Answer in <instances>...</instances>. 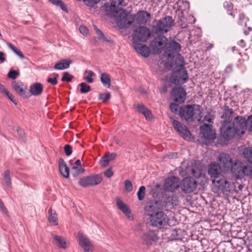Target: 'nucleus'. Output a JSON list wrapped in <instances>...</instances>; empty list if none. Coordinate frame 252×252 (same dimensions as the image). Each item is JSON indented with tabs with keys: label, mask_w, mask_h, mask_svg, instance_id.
<instances>
[{
	"label": "nucleus",
	"mask_w": 252,
	"mask_h": 252,
	"mask_svg": "<svg viewBox=\"0 0 252 252\" xmlns=\"http://www.w3.org/2000/svg\"><path fill=\"white\" fill-rule=\"evenodd\" d=\"M244 157L250 162L252 163V148L248 147L243 151Z\"/></svg>",
	"instance_id": "obj_38"
},
{
	"label": "nucleus",
	"mask_w": 252,
	"mask_h": 252,
	"mask_svg": "<svg viewBox=\"0 0 252 252\" xmlns=\"http://www.w3.org/2000/svg\"><path fill=\"white\" fill-rule=\"evenodd\" d=\"M150 48L153 54H159L164 49L163 56L171 62L174 57L181 50L180 45L174 40L167 42V38L163 35H158L151 42Z\"/></svg>",
	"instance_id": "obj_1"
},
{
	"label": "nucleus",
	"mask_w": 252,
	"mask_h": 252,
	"mask_svg": "<svg viewBox=\"0 0 252 252\" xmlns=\"http://www.w3.org/2000/svg\"><path fill=\"white\" fill-rule=\"evenodd\" d=\"M151 36V32L145 27H140L134 31L133 34V41H146Z\"/></svg>",
	"instance_id": "obj_9"
},
{
	"label": "nucleus",
	"mask_w": 252,
	"mask_h": 252,
	"mask_svg": "<svg viewBox=\"0 0 252 252\" xmlns=\"http://www.w3.org/2000/svg\"><path fill=\"white\" fill-rule=\"evenodd\" d=\"M79 29L80 32L82 34H83L84 35H87V34L88 33V30L86 27L83 26H80Z\"/></svg>",
	"instance_id": "obj_57"
},
{
	"label": "nucleus",
	"mask_w": 252,
	"mask_h": 252,
	"mask_svg": "<svg viewBox=\"0 0 252 252\" xmlns=\"http://www.w3.org/2000/svg\"><path fill=\"white\" fill-rule=\"evenodd\" d=\"M111 97V94L110 93L107 92L105 94H99L98 98L101 100L103 102H105L109 100Z\"/></svg>",
	"instance_id": "obj_47"
},
{
	"label": "nucleus",
	"mask_w": 252,
	"mask_h": 252,
	"mask_svg": "<svg viewBox=\"0 0 252 252\" xmlns=\"http://www.w3.org/2000/svg\"><path fill=\"white\" fill-rule=\"evenodd\" d=\"M151 14L145 11H140L135 15V19L139 24H145L150 21Z\"/></svg>",
	"instance_id": "obj_25"
},
{
	"label": "nucleus",
	"mask_w": 252,
	"mask_h": 252,
	"mask_svg": "<svg viewBox=\"0 0 252 252\" xmlns=\"http://www.w3.org/2000/svg\"><path fill=\"white\" fill-rule=\"evenodd\" d=\"M169 221H147L139 223L135 227L136 233L145 232L150 227L157 228L158 229H167L170 227Z\"/></svg>",
	"instance_id": "obj_6"
},
{
	"label": "nucleus",
	"mask_w": 252,
	"mask_h": 252,
	"mask_svg": "<svg viewBox=\"0 0 252 252\" xmlns=\"http://www.w3.org/2000/svg\"><path fill=\"white\" fill-rule=\"evenodd\" d=\"M170 109L171 111L174 113L177 112L179 109L181 108L179 107V105L175 103H171L170 106Z\"/></svg>",
	"instance_id": "obj_54"
},
{
	"label": "nucleus",
	"mask_w": 252,
	"mask_h": 252,
	"mask_svg": "<svg viewBox=\"0 0 252 252\" xmlns=\"http://www.w3.org/2000/svg\"><path fill=\"white\" fill-rule=\"evenodd\" d=\"M43 86L40 83H35L31 85L30 91L31 94L34 96L41 94L43 92Z\"/></svg>",
	"instance_id": "obj_30"
},
{
	"label": "nucleus",
	"mask_w": 252,
	"mask_h": 252,
	"mask_svg": "<svg viewBox=\"0 0 252 252\" xmlns=\"http://www.w3.org/2000/svg\"><path fill=\"white\" fill-rule=\"evenodd\" d=\"M249 21V19L245 16L243 13L239 14L238 24L242 26L246 27L247 23Z\"/></svg>",
	"instance_id": "obj_40"
},
{
	"label": "nucleus",
	"mask_w": 252,
	"mask_h": 252,
	"mask_svg": "<svg viewBox=\"0 0 252 252\" xmlns=\"http://www.w3.org/2000/svg\"><path fill=\"white\" fill-rule=\"evenodd\" d=\"M172 123L175 129L184 139L188 141L192 140V138L190 131L185 125L175 120L172 121Z\"/></svg>",
	"instance_id": "obj_12"
},
{
	"label": "nucleus",
	"mask_w": 252,
	"mask_h": 252,
	"mask_svg": "<svg viewBox=\"0 0 252 252\" xmlns=\"http://www.w3.org/2000/svg\"><path fill=\"white\" fill-rule=\"evenodd\" d=\"M5 95H6L8 98L13 102L14 104L16 105L17 104L15 99H14V96L12 94H10L8 91L5 92L4 94Z\"/></svg>",
	"instance_id": "obj_53"
},
{
	"label": "nucleus",
	"mask_w": 252,
	"mask_h": 252,
	"mask_svg": "<svg viewBox=\"0 0 252 252\" xmlns=\"http://www.w3.org/2000/svg\"><path fill=\"white\" fill-rule=\"evenodd\" d=\"M219 165L223 172H228L232 169L233 162L230 156L226 153H221L219 155Z\"/></svg>",
	"instance_id": "obj_14"
},
{
	"label": "nucleus",
	"mask_w": 252,
	"mask_h": 252,
	"mask_svg": "<svg viewBox=\"0 0 252 252\" xmlns=\"http://www.w3.org/2000/svg\"><path fill=\"white\" fill-rule=\"evenodd\" d=\"M95 29L96 32L97 34L99 37L100 38H104V35L103 33H102V32L100 30L97 29L96 28H95Z\"/></svg>",
	"instance_id": "obj_63"
},
{
	"label": "nucleus",
	"mask_w": 252,
	"mask_h": 252,
	"mask_svg": "<svg viewBox=\"0 0 252 252\" xmlns=\"http://www.w3.org/2000/svg\"><path fill=\"white\" fill-rule=\"evenodd\" d=\"M171 94L173 100L176 102L182 103L185 100L186 93L185 90L182 87L173 88Z\"/></svg>",
	"instance_id": "obj_16"
},
{
	"label": "nucleus",
	"mask_w": 252,
	"mask_h": 252,
	"mask_svg": "<svg viewBox=\"0 0 252 252\" xmlns=\"http://www.w3.org/2000/svg\"><path fill=\"white\" fill-rule=\"evenodd\" d=\"M84 172V169L81 166L73 165L71 170V174L74 177H77L79 174L83 173Z\"/></svg>",
	"instance_id": "obj_36"
},
{
	"label": "nucleus",
	"mask_w": 252,
	"mask_h": 252,
	"mask_svg": "<svg viewBox=\"0 0 252 252\" xmlns=\"http://www.w3.org/2000/svg\"><path fill=\"white\" fill-rule=\"evenodd\" d=\"M104 174L106 177L111 178L113 176L114 173L111 169H108L104 172Z\"/></svg>",
	"instance_id": "obj_58"
},
{
	"label": "nucleus",
	"mask_w": 252,
	"mask_h": 252,
	"mask_svg": "<svg viewBox=\"0 0 252 252\" xmlns=\"http://www.w3.org/2000/svg\"><path fill=\"white\" fill-rule=\"evenodd\" d=\"M232 124L238 135H242L245 133L247 129V121L245 118L238 116L235 118Z\"/></svg>",
	"instance_id": "obj_15"
},
{
	"label": "nucleus",
	"mask_w": 252,
	"mask_h": 252,
	"mask_svg": "<svg viewBox=\"0 0 252 252\" xmlns=\"http://www.w3.org/2000/svg\"><path fill=\"white\" fill-rule=\"evenodd\" d=\"M192 174L196 178L199 177L201 176V172L200 171H195V169H192Z\"/></svg>",
	"instance_id": "obj_62"
},
{
	"label": "nucleus",
	"mask_w": 252,
	"mask_h": 252,
	"mask_svg": "<svg viewBox=\"0 0 252 252\" xmlns=\"http://www.w3.org/2000/svg\"><path fill=\"white\" fill-rule=\"evenodd\" d=\"M50 2L52 3L53 4L59 6L61 9L64 11L67 12V9L66 6L64 5V4L63 3V2L61 0H48Z\"/></svg>",
	"instance_id": "obj_42"
},
{
	"label": "nucleus",
	"mask_w": 252,
	"mask_h": 252,
	"mask_svg": "<svg viewBox=\"0 0 252 252\" xmlns=\"http://www.w3.org/2000/svg\"><path fill=\"white\" fill-rule=\"evenodd\" d=\"M223 226H226L227 228H225V231H234L232 229V225L231 223H228L227 221H223L222 223Z\"/></svg>",
	"instance_id": "obj_56"
},
{
	"label": "nucleus",
	"mask_w": 252,
	"mask_h": 252,
	"mask_svg": "<svg viewBox=\"0 0 252 252\" xmlns=\"http://www.w3.org/2000/svg\"><path fill=\"white\" fill-rule=\"evenodd\" d=\"M79 86L81 87L80 92L82 94L87 93L91 90V87L86 83H81L79 84Z\"/></svg>",
	"instance_id": "obj_41"
},
{
	"label": "nucleus",
	"mask_w": 252,
	"mask_h": 252,
	"mask_svg": "<svg viewBox=\"0 0 252 252\" xmlns=\"http://www.w3.org/2000/svg\"><path fill=\"white\" fill-rule=\"evenodd\" d=\"M151 219L154 220H166L167 219V216L163 212L160 211L159 210L155 213L154 216L151 217Z\"/></svg>",
	"instance_id": "obj_34"
},
{
	"label": "nucleus",
	"mask_w": 252,
	"mask_h": 252,
	"mask_svg": "<svg viewBox=\"0 0 252 252\" xmlns=\"http://www.w3.org/2000/svg\"><path fill=\"white\" fill-rule=\"evenodd\" d=\"M223 5L224 8L227 9L228 10H231L232 9V3L230 2H225L223 4Z\"/></svg>",
	"instance_id": "obj_59"
},
{
	"label": "nucleus",
	"mask_w": 252,
	"mask_h": 252,
	"mask_svg": "<svg viewBox=\"0 0 252 252\" xmlns=\"http://www.w3.org/2000/svg\"><path fill=\"white\" fill-rule=\"evenodd\" d=\"M3 181L7 188H10L11 187V177L10 173L9 170H6L3 173Z\"/></svg>",
	"instance_id": "obj_37"
},
{
	"label": "nucleus",
	"mask_w": 252,
	"mask_h": 252,
	"mask_svg": "<svg viewBox=\"0 0 252 252\" xmlns=\"http://www.w3.org/2000/svg\"><path fill=\"white\" fill-rule=\"evenodd\" d=\"M7 45L8 48L13 51L20 59H22L25 58L23 54L13 44L10 43H7Z\"/></svg>",
	"instance_id": "obj_39"
},
{
	"label": "nucleus",
	"mask_w": 252,
	"mask_h": 252,
	"mask_svg": "<svg viewBox=\"0 0 252 252\" xmlns=\"http://www.w3.org/2000/svg\"><path fill=\"white\" fill-rule=\"evenodd\" d=\"M201 133L206 139L213 140L216 138V132L212 125L204 124L200 127Z\"/></svg>",
	"instance_id": "obj_18"
},
{
	"label": "nucleus",
	"mask_w": 252,
	"mask_h": 252,
	"mask_svg": "<svg viewBox=\"0 0 252 252\" xmlns=\"http://www.w3.org/2000/svg\"><path fill=\"white\" fill-rule=\"evenodd\" d=\"M158 238L156 231L151 229L150 228L143 232V234L140 236L142 243L147 246H152L154 243H156Z\"/></svg>",
	"instance_id": "obj_8"
},
{
	"label": "nucleus",
	"mask_w": 252,
	"mask_h": 252,
	"mask_svg": "<svg viewBox=\"0 0 252 252\" xmlns=\"http://www.w3.org/2000/svg\"><path fill=\"white\" fill-rule=\"evenodd\" d=\"M117 157V154L115 153H108L106 154L99 161V164L102 167H106L109 162L114 159Z\"/></svg>",
	"instance_id": "obj_29"
},
{
	"label": "nucleus",
	"mask_w": 252,
	"mask_h": 252,
	"mask_svg": "<svg viewBox=\"0 0 252 252\" xmlns=\"http://www.w3.org/2000/svg\"><path fill=\"white\" fill-rule=\"evenodd\" d=\"M135 107L137 111L142 114L147 120L149 121L152 120L153 118L152 114L143 104L138 103L135 105Z\"/></svg>",
	"instance_id": "obj_27"
},
{
	"label": "nucleus",
	"mask_w": 252,
	"mask_h": 252,
	"mask_svg": "<svg viewBox=\"0 0 252 252\" xmlns=\"http://www.w3.org/2000/svg\"><path fill=\"white\" fill-rule=\"evenodd\" d=\"M18 75V73L17 71L12 70L8 73V77L12 79H15L17 78Z\"/></svg>",
	"instance_id": "obj_51"
},
{
	"label": "nucleus",
	"mask_w": 252,
	"mask_h": 252,
	"mask_svg": "<svg viewBox=\"0 0 252 252\" xmlns=\"http://www.w3.org/2000/svg\"><path fill=\"white\" fill-rule=\"evenodd\" d=\"M53 237L56 242L58 247L63 249L66 248V243L63 237L57 235H53Z\"/></svg>",
	"instance_id": "obj_33"
},
{
	"label": "nucleus",
	"mask_w": 252,
	"mask_h": 252,
	"mask_svg": "<svg viewBox=\"0 0 252 252\" xmlns=\"http://www.w3.org/2000/svg\"><path fill=\"white\" fill-rule=\"evenodd\" d=\"M17 132L20 137L23 138L24 137V132L22 129L18 127L17 129Z\"/></svg>",
	"instance_id": "obj_61"
},
{
	"label": "nucleus",
	"mask_w": 252,
	"mask_h": 252,
	"mask_svg": "<svg viewBox=\"0 0 252 252\" xmlns=\"http://www.w3.org/2000/svg\"><path fill=\"white\" fill-rule=\"evenodd\" d=\"M146 188L144 186L140 187L139 190L137 192V196L139 200L141 201L144 199L145 195Z\"/></svg>",
	"instance_id": "obj_43"
},
{
	"label": "nucleus",
	"mask_w": 252,
	"mask_h": 252,
	"mask_svg": "<svg viewBox=\"0 0 252 252\" xmlns=\"http://www.w3.org/2000/svg\"><path fill=\"white\" fill-rule=\"evenodd\" d=\"M73 78V76L69 74L67 72H65L63 73L62 80L64 82H71Z\"/></svg>",
	"instance_id": "obj_48"
},
{
	"label": "nucleus",
	"mask_w": 252,
	"mask_h": 252,
	"mask_svg": "<svg viewBox=\"0 0 252 252\" xmlns=\"http://www.w3.org/2000/svg\"><path fill=\"white\" fill-rule=\"evenodd\" d=\"M49 220H56L58 219L56 213H53L51 209L49 211Z\"/></svg>",
	"instance_id": "obj_52"
},
{
	"label": "nucleus",
	"mask_w": 252,
	"mask_h": 252,
	"mask_svg": "<svg viewBox=\"0 0 252 252\" xmlns=\"http://www.w3.org/2000/svg\"><path fill=\"white\" fill-rule=\"evenodd\" d=\"M100 81L103 85L108 88L111 85V79L109 75L106 73H103L100 76Z\"/></svg>",
	"instance_id": "obj_32"
},
{
	"label": "nucleus",
	"mask_w": 252,
	"mask_h": 252,
	"mask_svg": "<svg viewBox=\"0 0 252 252\" xmlns=\"http://www.w3.org/2000/svg\"><path fill=\"white\" fill-rule=\"evenodd\" d=\"M179 187V179L175 177L168 178L164 184V189L169 191H173Z\"/></svg>",
	"instance_id": "obj_22"
},
{
	"label": "nucleus",
	"mask_w": 252,
	"mask_h": 252,
	"mask_svg": "<svg viewBox=\"0 0 252 252\" xmlns=\"http://www.w3.org/2000/svg\"><path fill=\"white\" fill-rule=\"evenodd\" d=\"M125 190L126 192H129L133 189L132 182L128 180H126L124 182Z\"/></svg>",
	"instance_id": "obj_44"
},
{
	"label": "nucleus",
	"mask_w": 252,
	"mask_h": 252,
	"mask_svg": "<svg viewBox=\"0 0 252 252\" xmlns=\"http://www.w3.org/2000/svg\"><path fill=\"white\" fill-rule=\"evenodd\" d=\"M116 204L119 209L123 212L129 219L131 216V214L127 205L119 198H117Z\"/></svg>",
	"instance_id": "obj_26"
},
{
	"label": "nucleus",
	"mask_w": 252,
	"mask_h": 252,
	"mask_svg": "<svg viewBox=\"0 0 252 252\" xmlns=\"http://www.w3.org/2000/svg\"><path fill=\"white\" fill-rule=\"evenodd\" d=\"M47 82L53 85H55L57 84V79L56 78H48L47 80Z\"/></svg>",
	"instance_id": "obj_60"
},
{
	"label": "nucleus",
	"mask_w": 252,
	"mask_h": 252,
	"mask_svg": "<svg viewBox=\"0 0 252 252\" xmlns=\"http://www.w3.org/2000/svg\"><path fill=\"white\" fill-rule=\"evenodd\" d=\"M244 171V176H247L250 177H252V165L250 164L249 166L245 165Z\"/></svg>",
	"instance_id": "obj_46"
},
{
	"label": "nucleus",
	"mask_w": 252,
	"mask_h": 252,
	"mask_svg": "<svg viewBox=\"0 0 252 252\" xmlns=\"http://www.w3.org/2000/svg\"><path fill=\"white\" fill-rule=\"evenodd\" d=\"M165 206L167 207H173L176 205L178 203V199L176 196H169L168 198L164 201Z\"/></svg>",
	"instance_id": "obj_35"
},
{
	"label": "nucleus",
	"mask_w": 252,
	"mask_h": 252,
	"mask_svg": "<svg viewBox=\"0 0 252 252\" xmlns=\"http://www.w3.org/2000/svg\"><path fill=\"white\" fill-rule=\"evenodd\" d=\"M174 25L171 17L166 16L164 18L156 21V25L154 26L155 32L156 33H166Z\"/></svg>",
	"instance_id": "obj_7"
},
{
	"label": "nucleus",
	"mask_w": 252,
	"mask_h": 252,
	"mask_svg": "<svg viewBox=\"0 0 252 252\" xmlns=\"http://www.w3.org/2000/svg\"><path fill=\"white\" fill-rule=\"evenodd\" d=\"M5 61V58L4 57V53L2 52H0V63H2Z\"/></svg>",
	"instance_id": "obj_64"
},
{
	"label": "nucleus",
	"mask_w": 252,
	"mask_h": 252,
	"mask_svg": "<svg viewBox=\"0 0 252 252\" xmlns=\"http://www.w3.org/2000/svg\"><path fill=\"white\" fill-rule=\"evenodd\" d=\"M202 108L198 105H186L179 110L181 117L186 121H200L202 118Z\"/></svg>",
	"instance_id": "obj_4"
},
{
	"label": "nucleus",
	"mask_w": 252,
	"mask_h": 252,
	"mask_svg": "<svg viewBox=\"0 0 252 252\" xmlns=\"http://www.w3.org/2000/svg\"><path fill=\"white\" fill-rule=\"evenodd\" d=\"M159 206L160 204L158 201L151 200L147 203L145 207V211L147 215L151 217L154 216L155 213L159 210Z\"/></svg>",
	"instance_id": "obj_20"
},
{
	"label": "nucleus",
	"mask_w": 252,
	"mask_h": 252,
	"mask_svg": "<svg viewBox=\"0 0 252 252\" xmlns=\"http://www.w3.org/2000/svg\"><path fill=\"white\" fill-rule=\"evenodd\" d=\"M245 166L240 162H235L229 171H231L237 178H241L244 177Z\"/></svg>",
	"instance_id": "obj_23"
},
{
	"label": "nucleus",
	"mask_w": 252,
	"mask_h": 252,
	"mask_svg": "<svg viewBox=\"0 0 252 252\" xmlns=\"http://www.w3.org/2000/svg\"><path fill=\"white\" fill-rule=\"evenodd\" d=\"M232 110L228 109L226 110L222 117L227 118V120H225L220 129L221 134L222 137L226 140L229 139L232 137L235 134H237L235 129L232 124L231 123L232 120Z\"/></svg>",
	"instance_id": "obj_5"
},
{
	"label": "nucleus",
	"mask_w": 252,
	"mask_h": 252,
	"mask_svg": "<svg viewBox=\"0 0 252 252\" xmlns=\"http://www.w3.org/2000/svg\"><path fill=\"white\" fill-rule=\"evenodd\" d=\"M180 187L182 191L184 193H191L196 189L197 182L192 177L186 178L182 180Z\"/></svg>",
	"instance_id": "obj_11"
},
{
	"label": "nucleus",
	"mask_w": 252,
	"mask_h": 252,
	"mask_svg": "<svg viewBox=\"0 0 252 252\" xmlns=\"http://www.w3.org/2000/svg\"><path fill=\"white\" fill-rule=\"evenodd\" d=\"M212 190L214 192H220L227 194L231 193L235 189L234 183L225 178L222 174L212 179Z\"/></svg>",
	"instance_id": "obj_3"
},
{
	"label": "nucleus",
	"mask_w": 252,
	"mask_h": 252,
	"mask_svg": "<svg viewBox=\"0 0 252 252\" xmlns=\"http://www.w3.org/2000/svg\"><path fill=\"white\" fill-rule=\"evenodd\" d=\"M247 121V128L249 131H252V115H250Z\"/></svg>",
	"instance_id": "obj_49"
},
{
	"label": "nucleus",
	"mask_w": 252,
	"mask_h": 252,
	"mask_svg": "<svg viewBox=\"0 0 252 252\" xmlns=\"http://www.w3.org/2000/svg\"><path fill=\"white\" fill-rule=\"evenodd\" d=\"M12 87L14 91L21 96L25 98L29 97L30 95L27 92V87L22 83L14 81Z\"/></svg>",
	"instance_id": "obj_19"
},
{
	"label": "nucleus",
	"mask_w": 252,
	"mask_h": 252,
	"mask_svg": "<svg viewBox=\"0 0 252 252\" xmlns=\"http://www.w3.org/2000/svg\"><path fill=\"white\" fill-rule=\"evenodd\" d=\"M59 168L61 175L65 178H67L69 175V169L66 164L62 158L59 160Z\"/></svg>",
	"instance_id": "obj_28"
},
{
	"label": "nucleus",
	"mask_w": 252,
	"mask_h": 252,
	"mask_svg": "<svg viewBox=\"0 0 252 252\" xmlns=\"http://www.w3.org/2000/svg\"><path fill=\"white\" fill-rule=\"evenodd\" d=\"M100 0H85L86 5L90 7L94 6Z\"/></svg>",
	"instance_id": "obj_50"
},
{
	"label": "nucleus",
	"mask_w": 252,
	"mask_h": 252,
	"mask_svg": "<svg viewBox=\"0 0 252 252\" xmlns=\"http://www.w3.org/2000/svg\"><path fill=\"white\" fill-rule=\"evenodd\" d=\"M125 5L124 0H115L105 8L107 15L117 17L118 24L123 28L130 25L134 20L133 17L123 9Z\"/></svg>",
	"instance_id": "obj_2"
},
{
	"label": "nucleus",
	"mask_w": 252,
	"mask_h": 252,
	"mask_svg": "<svg viewBox=\"0 0 252 252\" xmlns=\"http://www.w3.org/2000/svg\"><path fill=\"white\" fill-rule=\"evenodd\" d=\"M172 82L175 84H183L188 79L187 71L184 68H181L174 75Z\"/></svg>",
	"instance_id": "obj_17"
},
{
	"label": "nucleus",
	"mask_w": 252,
	"mask_h": 252,
	"mask_svg": "<svg viewBox=\"0 0 252 252\" xmlns=\"http://www.w3.org/2000/svg\"><path fill=\"white\" fill-rule=\"evenodd\" d=\"M102 180L101 175L95 174L80 179L79 181V184L84 187L94 186L99 184Z\"/></svg>",
	"instance_id": "obj_10"
},
{
	"label": "nucleus",
	"mask_w": 252,
	"mask_h": 252,
	"mask_svg": "<svg viewBox=\"0 0 252 252\" xmlns=\"http://www.w3.org/2000/svg\"><path fill=\"white\" fill-rule=\"evenodd\" d=\"M221 168L219 164L215 162H211L208 166V172L211 178L214 179L216 177L222 175L220 173Z\"/></svg>",
	"instance_id": "obj_24"
},
{
	"label": "nucleus",
	"mask_w": 252,
	"mask_h": 252,
	"mask_svg": "<svg viewBox=\"0 0 252 252\" xmlns=\"http://www.w3.org/2000/svg\"><path fill=\"white\" fill-rule=\"evenodd\" d=\"M133 47L137 53L144 58H148L150 54L149 48L143 44L133 41Z\"/></svg>",
	"instance_id": "obj_21"
},
{
	"label": "nucleus",
	"mask_w": 252,
	"mask_h": 252,
	"mask_svg": "<svg viewBox=\"0 0 252 252\" xmlns=\"http://www.w3.org/2000/svg\"><path fill=\"white\" fill-rule=\"evenodd\" d=\"M77 239L79 246L83 249L84 252H94V246L83 233L78 232Z\"/></svg>",
	"instance_id": "obj_13"
},
{
	"label": "nucleus",
	"mask_w": 252,
	"mask_h": 252,
	"mask_svg": "<svg viewBox=\"0 0 252 252\" xmlns=\"http://www.w3.org/2000/svg\"><path fill=\"white\" fill-rule=\"evenodd\" d=\"M64 152L66 156H69L72 154V149L71 147L69 145H66L64 146Z\"/></svg>",
	"instance_id": "obj_55"
},
{
	"label": "nucleus",
	"mask_w": 252,
	"mask_h": 252,
	"mask_svg": "<svg viewBox=\"0 0 252 252\" xmlns=\"http://www.w3.org/2000/svg\"><path fill=\"white\" fill-rule=\"evenodd\" d=\"M85 73L87 76L85 77V80L89 83H93L94 79L92 77L94 75V73L91 70H87L86 71Z\"/></svg>",
	"instance_id": "obj_45"
},
{
	"label": "nucleus",
	"mask_w": 252,
	"mask_h": 252,
	"mask_svg": "<svg viewBox=\"0 0 252 252\" xmlns=\"http://www.w3.org/2000/svg\"><path fill=\"white\" fill-rule=\"evenodd\" d=\"M71 63L72 61L70 60H62L55 65L54 68L57 70L65 69L68 68Z\"/></svg>",
	"instance_id": "obj_31"
}]
</instances>
